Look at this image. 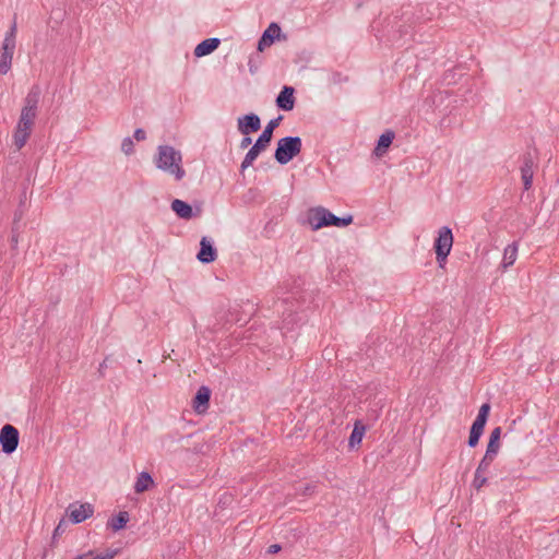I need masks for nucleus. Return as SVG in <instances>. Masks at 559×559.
<instances>
[{
	"label": "nucleus",
	"instance_id": "1",
	"mask_svg": "<svg viewBox=\"0 0 559 559\" xmlns=\"http://www.w3.org/2000/svg\"><path fill=\"white\" fill-rule=\"evenodd\" d=\"M181 163V152L174 146L165 144L157 147V154L154 157L156 168L173 175L178 181L186 176Z\"/></svg>",
	"mask_w": 559,
	"mask_h": 559
},
{
	"label": "nucleus",
	"instance_id": "2",
	"mask_svg": "<svg viewBox=\"0 0 559 559\" xmlns=\"http://www.w3.org/2000/svg\"><path fill=\"white\" fill-rule=\"evenodd\" d=\"M307 222L312 230H319L323 227L335 226L346 227L353 223V215L348 214L338 217L323 206L312 207L308 211Z\"/></svg>",
	"mask_w": 559,
	"mask_h": 559
},
{
	"label": "nucleus",
	"instance_id": "3",
	"mask_svg": "<svg viewBox=\"0 0 559 559\" xmlns=\"http://www.w3.org/2000/svg\"><path fill=\"white\" fill-rule=\"evenodd\" d=\"M282 119L283 116H278L267 122L262 133L258 136L254 144L249 148L245 158L242 159L240 165L241 171L250 167L258 158V156L267 148L273 139V132L280 126Z\"/></svg>",
	"mask_w": 559,
	"mask_h": 559
},
{
	"label": "nucleus",
	"instance_id": "4",
	"mask_svg": "<svg viewBox=\"0 0 559 559\" xmlns=\"http://www.w3.org/2000/svg\"><path fill=\"white\" fill-rule=\"evenodd\" d=\"M302 140L300 136H285L277 141L274 158L280 165H286L300 154Z\"/></svg>",
	"mask_w": 559,
	"mask_h": 559
},
{
	"label": "nucleus",
	"instance_id": "5",
	"mask_svg": "<svg viewBox=\"0 0 559 559\" xmlns=\"http://www.w3.org/2000/svg\"><path fill=\"white\" fill-rule=\"evenodd\" d=\"M16 17L10 26V29L5 33L4 39L0 49V75H5L12 66V59L15 51L16 45Z\"/></svg>",
	"mask_w": 559,
	"mask_h": 559
},
{
	"label": "nucleus",
	"instance_id": "6",
	"mask_svg": "<svg viewBox=\"0 0 559 559\" xmlns=\"http://www.w3.org/2000/svg\"><path fill=\"white\" fill-rule=\"evenodd\" d=\"M454 237L452 229L449 226H443L438 230V236L433 242V250L438 266L443 269L447 264V259L452 250Z\"/></svg>",
	"mask_w": 559,
	"mask_h": 559
},
{
	"label": "nucleus",
	"instance_id": "7",
	"mask_svg": "<svg viewBox=\"0 0 559 559\" xmlns=\"http://www.w3.org/2000/svg\"><path fill=\"white\" fill-rule=\"evenodd\" d=\"M20 432L16 427L5 424L0 430L1 451L5 454H12L19 447Z\"/></svg>",
	"mask_w": 559,
	"mask_h": 559
},
{
	"label": "nucleus",
	"instance_id": "8",
	"mask_svg": "<svg viewBox=\"0 0 559 559\" xmlns=\"http://www.w3.org/2000/svg\"><path fill=\"white\" fill-rule=\"evenodd\" d=\"M67 513L73 524H79L94 514V507L91 503L73 502L69 504Z\"/></svg>",
	"mask_w": 559,
	"mask_h": 559
},
{
	"label": "nucleus",
	"instance_id": "9",
	"mask_svg": "<svg viewBox=\"0 0 559 559\" xmlns=\"http://www.w3.org/2000/svg\"><path fill=\"white\" fill-rule=\"evenodd\" d=\"M261 128V119L254 114H246L237 119V129L243 135H249L259 131Z\"/></svg>",
	"mask_w": 559,
	"mask_h": 559
},
{
	"label": "nucleus",
	"instance_id": "10",
	"mask_svg": "<svg viewBox=\"0 0 559 559\" xmlns=\"http://www.w3.org/2000/svg\"><path fill=\"white\" fill-rule=\"evenodd\" d=\"M170 209L175 212V214L181 218L189 221L193 217H198L202 213V209L200 206H197L195 211L193 210L192 205L189 204L186 201L175 199L173 200L170 204Z\"/></svg>",
	"mask_w": 559,
	"mask_h": 559
},
{
	"label": "nucleus",
	"instance_id": "11",
	"mask_svg": "<svg viewBox=\"0 0 559 559\" xmlns=\"http://www.w3.org/2000/svg\"><path fill=\"white\" fill-rule=\"evenodd\" d=\"M216 258L217 250L213 241L209 237L203 236L200 240V250L197 254V259L203 264H209L214 262Z\"/></svg>",
	"mask_w": 559,
	"mask_h": 559
},
{
	"label": "nucleus",
	"instance_id": "12",
	"mask_svg": "<svg viewBox=\"0 0 559 559\" xmlns=\"http://www.w3.org/2000/svg\"><path fill=\"white\" fill-rule=\"evenodd\" d=\"M211 390L202 385L198 389L192 400V406L197 414H204L210 406Z\"/></svg>",
	"mask_w": 559,
	"mask_h": 559
},
{
	"label": "nucleus",
	"instance_id": "13",
	"mask_svg": "<svg viewBox=\"0 0 559 559\" xmlns=\"http://www.w3.org/2000/svg\"><path fill=\"white\" fill-rule=\"evenodd\" d=\"M294 93L295 88L293 86H283L275 99L277 108L284 111L293 110L296 102Z\"/></svg>",
	"mask_w": 559,
	"mask_h": 559
},
{
	"label": "nucleus",
	"instance_id": "14",
	"mask_svg": "<svg viewBox=\"0 0 559 559\" xmlns=\"http://www.w3.org/2000/svg\"><path fill=\"white\" fill-rule=\"evenodd\" d=\"M395 138L394 131L388 129L385 130L380 138L378 139L377 145L373 150V154L378 157L383 156L389 147L391 146L393 140Z\"/></svg>",
	"mask_w": 559,
	"mask_h": 559
},
{
	"label": "nucleus",
	"instance_id": "15",
	"mask_svg": "<svg viewBox=\"0 0 559 559\" xmlns=\"http://www.w3.org/2000/svg\"><path fill=\"white\" fill-rule=\"evenodd\" d=\"M221 44L219 38H206L197 45L194 48L195 57H204L212 53L215 49L218 48Z\"/></svg>",
	"mask_w": 559,
	"mask_h": 559
},
{
	"label": "nucleus",
	"instance_id": "16",
	"mask_svg": "<svg viewBox=\"0 0 559 559\" xmlns=\"http://www.w3.org/2000/svg\"><path fill=\"white\" fill-rule=\"evenodd\" d=\"M129 521L130 514L127 511H120L108 520L107 527L112 532H119L126 527Z\"/></svg>",
	"mask_w": 559,
	"mask_h": 559
},
{
	"label": "nucleus",
	"instance_id": "17",
	"mask_svg": "<svg viewBox=\"0 0 559 559\" xmlns=\"http://www.w3.org/2000/svg\"><path fill=\"white\" fill-rule=\"evenodd\" d=\"M154 485L155 483L152 475L148 472H141L136 477V481L133 488L136 493H142Z\"/></svg>",
	"mask_w": 559,
	"mask_h": 559
},
{
	"label": "nucleus",
	"instance_id": "18",
	"mask_svg": "<svg viewBox=\"0 0 559 559\" xmlns=\"http://www.w3.org/2000/svg\"><path fill=\"white\" fill-rule=\"evenodd\" d=\"M365 432L366 426L360 420H357L354 425L353 431L348 439L349 448L353 449L356 445L360 444Z\"/></svg>",
	"mask_w": 559,
	"mask_h": 559
},
{
	"label": "nucleus",
	"instance_id": "19",
	"mask_svg": "<svg viewBox=\"0 0 559 559\" xmlns=\"http://www.w3.org/2000/svg\"><path fill=\"white\" fill-rule=\"evenodd\" d=\"M501 432H502L501 427H496L492 429V431L489 436V441H488L487 449H486L487 453H490L493 455L498 454L499 449H500Z\"/></svg>",
	"mask_w": 559,
	"mask_h": 559
},
{
	"label": "nucleus",
	"instance_id": "20",
	"mask_svg": "<svg viewBox=\"0 0 559 559\" xmlns=\"http://www.w3.org/2000/svg\"><path fill=\"white\" fill-rule=\"evenodd\" d=\"M41 91L38 85H33L24 99V106L37 109Z\"/></svg>",
	"mask_w": 559,
	"mask_h": 559
},
{
	"label": "nucleus",
	"instance_id": "21",
	"mask_svg": "<svg viewBox=\"0 0 559 559\" xmlns=\"http://www.w3.org/2000/svg\"><path fill=\"white\" fill-rule=\"evenodd\" d=\"M484 429V425L473 421L472 427L469 429V436L467 439V445L469 448H475L478 444L479 439L483 436Z\"/></svg>",
	"mask_w": 559,
	"mask_h": 559
},
{
	"label": "nucleus",
	"instance_id": "22",
	"mask_svg": "<svg viewBox=\"0 0 559 559\" xmlns=\"http://www.w3.org/2000/svg\"><path fill=\"white\" fill-rule=\"evenodd\" d=\"M516 255H518V243L512 242V243L508 245L503 252V260H502L503 266L509 267V266L513 265V263L516 260Z\"/></svg>",
	"mask_w": 559,
	"mask_h": 559
},
{
	"label": "nucleus",
	"instance_id": "23",
	"mask_svg": "<svg viewBox=\"0 0 559 559\" xmlns=\"http://www.w3.org/2000/svg\"><path fill=\"white\" fill-rule=\"evenodd\" d=\"M281 32L282 29L280 25L273 22L267 26V28L262 33L261 36L266 38L269 43L273 45L275 40L280 38Z\"/></svg>",
	"mask_w": 559,
	"mask_h": 559
},
{
	"label": "nucleus",
	"instance_id": "24",
	"mask_svg": "<svg viewBox=\"0 0 559 559\" xmlns=\"http://www.w3.org/2000/svg\"><path fill=\"white\" fill-rule=\"evenodd\" d=\"M29 135H31V133H28V131H24V130L22 131V130L15 128L13 139H14V145L16 146L17 150H21L26 144Z\"/></svg>",
	"mask_w": 559,
	"mask_h": 559
},
{
	"label": "nucleus",
	"instance_id": "25",
	"mask_svg": "<svg viewBox=\"0 0 559 559\" xmlns=\"http://www.w3.org/2000/svg\"><path fill=\"white\" fill-rule=\"evenodd\" d=\"M489 413H490V404L489 403H484L479 407L477 417H476V419L474 421L486 426V423H487L488 417H489Z\"/></svg>",
	"mask_w": 559,
	"mask_h": 559
},
{
	"label": "nucleus",
	"instance_id": "26",
	"mask_svg": "<svg viewBox=\"0 0 559 559\" xmlns=\"http://www.w3.org/2000/svg\"><path fill=\"white\" fill-rule=\"evenodd\" d=\"M496 456L497 455H493V454H490V453L486 452L484 457L480 460L476 471H478L480 473H486L488 471V468L490 467V465L493 462Z\"/></svg>",
	"mask_w": 559,
	"mask_h": 559
},
{
	"label": "nucleus",
	"instance_id": "27",
	"mask_svg": "<svg viewBox=\"0 0 559 559\" xmlns=\"http://www.w3.org/2000/svg\"><path fill=\"white\" fill-rule=\"evenodd\" d=\"M534 171L521 169V178L523 181L524 190H530L533 183Z\"/></svg>",
	"mask_w": 559,
	"mask_h": 559
},
{
	"label": "nucleus",
	"instance_id": "28",
	"mask_svg": "<svg viewBox=\"0 0 559 559\" xmlns=\"http://www.w3.org/2000/svg\"><path fill=\"white\" fill-rule=\"evenodd\" d=\"M484 474L485 473H480L478 471L475 472L472 485L476 490H479L480 488H483L488 481L487 477H485Z\"/></svg>",
	"mask_w": 559,
	"mask_h": 559
},
{
	"label": "nucleus",
	"instance_id": "29",
	"mask_svg": "<svg viewBox=\"0 0 559 559\" xmlns=\"http://www.w3.org/2000/svg\"><path fill=\"white\" fill-rule=\"evenodd\" d=\"M33 124H34V120L20 116L16 128L22 131L23 130L28 131V133H31Z\"/></svg>",
	"mask_w": 559,
	"mask_h": 559
},
{
	"label": "nucleus",
	"instance_id": "30",
	"mask_svg": "<svg viewBox=\"0 0 559 559\" xmlns=\"http://www.w3.org/2000/svg\"><path fill=\"white\" fill-rule=\"evenodd\" d=\"M121 151L126 154V155H130L134 152V143L132 141V139L130 136H127L122 140V143H121Z\"/></svg>",
	"mask_w": 559,
	"mask_h": 559
},
{
	"label": "nucleus",
	"instance_id": "31",
	"mask_svg": "<svg viewBox=\"0 0 559 559\" xmlns=\"http://www.w3.org/2000/svg\"><path fill=\"white\" fill-rule=\"evenodd\" d=\"M534 167V158L530 152L525 153L523 155V165L521 166V169H527L533 170Z\"/></svg>",
	"mask_w": 559,
	"mask_h": 559
},
{
	"label": "nucleus",
	"instance_id": "32",
	"mask_svg": "<svg viewBox=\"0 0 559 559\" xmlns=\"http://www.w3.org/2000/svg\"><path fill=\"white\" fill-rule=\"evenodd\" d=\"M21 116L24 118H29L32 120H35V118L37 116V109H32V108H27V107L23 106V108L21 110Z\"/></svg>",
	"mask_w": 559,
	"mask_h": 559
},
{
	"label": "nucleus",
	"instance_id": "33",
	"mask_svg": "<svg viewBox=\"0 0 559 559\" xmlns=\"http://www.w3.org/2000/svg\"><path fill=\"white\" fill-rule=\"evenodd\" d=\"M272 44L269 43V40L266 38H264L263 36L260 37L259 41H258V46H257V49L259 51H263L266 47H270Z\"/></svg>",
	"mask_w": 559,
	"mask_h": 559
},
{
	"label": "nucleus",
	"instance_id": "34",
	"mask_svg": "<svg viewBox=\"0 0 559 559\" xmlns=\"http://www.w3.org/2000/svg\"><path fill=\"white\" fill-rule=\"evenodd\" d=\"M133 136L136 141H144L146 139V132L143 129L138 128L135 129Z\"/></svg>",
	"mask_w": 559,
	"mask_h": 559
},
{
	"label": "nucleus",
	"instance_id": "35",
	"mask_svg": "<svg viewBox=\"0 0 559 559\" xmlns=\"http://www.w3.org/2000/svg\"><path fill=\"white\" fill-rule=\"evenodd\" d=\"M252 140L249 135H245L240 141V148H247L251 144Z\"/></svg>",
	"mask_w": 559,
	"mask_h": 559
},
{
	"label": "nucleus",
	"instance_id": "36",
	"mask_svg": "<svg viewBox=\"0 0 559 559\" xmlns=\"http://www.w3.org/2000/svg\"><path fill=\"white\" fill-rule=\"evenodd\" d=\"M282 549L281 545L278 544H273L269 547V552L270 554H276L280 550Z\"/></svg>",
	"mask_w": 559,
	"mask_h": 559
},
{
	"label": "nucleus",
	"instance_id": "37",
	"mask_svg": "<svg viewBox=\"0 0 559 559\" xmlns=\"http://www.w3.org/2000/svg\"><path fill=\"white\" fill-rule=\"evenodd\" d=\"M107 368V358L104 359L103 362H100L99 365V368H98V372H99V376L100 377H104V370Z\"/></svg>",
	"mask_w": 559,
	"mask_h": 559
},
{
	"label": "nucleus",
	"instance_id": "38",
	"mask_svg": "<svg viewBox=\"0 0 559 559\" xmlns=\"http://www.w3.org/2000/svg\"><path fill=\"white\" fill-rule=\"evenodd\" d=\"M22 215H23V211L22 209L19 206V210L15 212L14 214V224H16L17 221H20L22 218Z\"/></svg>",
	"mask_w": 559,
	"mask_h": 559
},
{
	"label": "nucleus",
	"instance_id": "39",
	"mask_svg": "<svg viewBox=\"0 0 559 559\" xmlns=\"http://www.w3.org/2000/svg\"><path fill=\"white\" fill-rule=\"evenodd\" d=\"M314 490V486L307 485L305 487V495H308Z\"/></svg>",
	"mask_w": 559,
	"mask_h": 559
},
{
	"label": "nucleus",
	"instance_id": "40",
	"mask_svg": "<svg viewBox=\"0 0 559 559\" xmlns=\"http://www.w3.org/2000/svg\"><path fill=\"white\" fill-rule=\"evenodd\" d=\"M168 439H169L171 442H175V441H180V440L182 439V437H179L178 439H175V438H173L170 435H168V436L165 438V440H168Z\"/></svg>",
	"mask_w": 559,
	"mask_h": 559
},
{
	"label": "nucleus",
	"instance_id": "41",
	"mask_svg": "<svg viewBox=\"0 0 559 559\" xmlns=\"http://www.w3.org/2000/svg\"><path fill=\"white\" fill-rule=\"evenodd\" d=\"M11 241L12 243L16 245L17 243V238L15 235H12V238H11Z\"/></svg>",
	"mask_w": 559,
	"mask_h": 559
},
{
	"label": "nucleus",
	"instance_id": "42",
	"mask_svg": "<svg viewBox=\"0 0 559 559\" xmlns=\"http://www.w3.org/2000/svg\"><path fill=\"white\" fill-rule=\"evenodd\" d=\"M23 201H24V198H21L20 207H22V205L24 203Z\"/></svg>",
	"mask_w": 559,
	"mask_h": 559
}]
</instances>
